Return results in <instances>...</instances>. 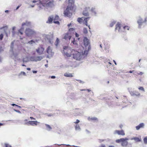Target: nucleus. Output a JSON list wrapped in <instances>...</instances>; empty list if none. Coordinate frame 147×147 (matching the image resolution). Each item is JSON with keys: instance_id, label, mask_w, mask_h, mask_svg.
Listing matches in <instances>:
<instances>
[{"instance_id": "obj_43", "label": "nucleus", "mask_w": 147, "mask_h": 147, "mask_svg": "<svg viewBox=\"0 0 147 147\" xmlns=\"http://www.w3.org/2000/svg\"><path fill=\"white\" fill-rule=\"evenodd\" d=\"M115 21H113L112 22L110 25V26L111 27H112L115 24Z\"/></svg>"}, {"instance_id": "obj_15", "label": "nucleus", "mask_w": 147, "mask_h": 147, "mask_svg": "<svg viewBox=\"0 0 147 147\" xmlns=\"http://www.w3.org/2000/svg\"><path fill=\"white\" fill-rule=\"evenodd\" d=\"M63 38L67 41H69L71 38V36L67 34H65L64 35Z\"/></svg>"}, {"instance_id": "obj_39", "label": "nucleus", "mask_w": 147, "mask_h": 147, "mask_svg": "<svg viewBox=\"0 0 147 147\" xmlns=\"http://www.w3.org/2000/svg\"><path fill=\"white\" fill-rule=\"evenodd\" d=\"M35 43V41L32 40L28 42V43L30 45H32V44L34 43Z\"/></svg>"}, {"instance_id": "obj_61", "label": "nucleus", "mask_w": 147, "mask_h": 147, "mask_svg": "<svg viewBox=\"0 0 147 147\" xmlns=\"http://www.w3.org/2000/svg\"><path fill=\"white\" fill-rule=\"evenodd\" d=\"M24 28L23 27H22L19 30H21V31H24Z\"/></svg>"}, {"instance_id": "obj_8", "label": "nucleus", "mask_w": 147, "mask_h": 147, "mask_svg": "<svg viewBox=\"0 0 147 147\" xmlns=\"http://www.w3.org/2000/svg\"><path fill=\"white\" fill-rule=\"evenodd\" d=\"M50 0H44V2L47 6L50 7H53L54 5V1L52 0L50 1Z\"/></svg>"}, {"instance_id": "obj_30", "label": "nucleus", "mask_w": 147, "mask_h": 147, "mask_svg": "<svg viewBox=\"0 0 147 147\" xmlns=\"http://www.w3.org/2000/svg\"><path fill=\"white\" fill-rule=\"evenodd\" d=\"M131 140H134L136 142H140V140L137 137H134L133 138H132L131 139Z\"/></svg>"}, {"instance_id": "obj_20", "label": "nucleus", "mask_w": 147, "mask_h": 147, "mask_svg": "<svg viewBox=\"0 0 147 147\" xmlns=\"http://www.w3.org/2000/svg\"><path fill=\"white\" fill-rule=\"evenodd\" d=\"M47 39L49 40V43L52 44L53 43L52 40L53 39V36H48L47 37Z\"/></svg>"}, {"instance_id": "obj_32", "label": "nucleus", "mask_w": 147, "mask_h": 147, "mask_svg": "<svg viewBox=\"0 0 147 147\" xmlns=\"http://www.w3.org/2000/svg\"><path fill=\"white\" fill-rule=\"evenodd\" d=\"M43 115H46L48 116V117H51L53 116L54 115V114L52 113H44Z\"/></svg>"}, {"instance_id": "obj_47", "label": "nucleus", "mask_w": 147, "mask_h": 147, "mask_svg": "<svg viewBox=\"0 0 147 147\" xmlns=\"http://www.w3.org/2000/svg\"><path fill=\"white\" fill-rule=\"evenodd\" d=\"M3 34H1L0 35V40H2V39L3 38Z\"/></svg>"}, {"instance_id": "obj_29", "label": "nucleus", "mask_w": 147, "mask_h": 147, "mask_svg": "<svg viewBox=\"0 0 147 147\" xmlns=\"http://www.w3.org/2000/svg\"><path fill=\"white\" fill-rule=\"evenodd\" d=\"M45 125L47 127L46 129L49 131H51L52 129L51 126L48 124H45Z\"/></svg>"}, {"instance_id": "obj_2", "label": "nucleus", "mask_w": 147, "mask_h": 147, "mask_svg": "<svg viewBox=\"0 0 147 147\" xmlns=\"http://www.w3.org/2000/svg\"><path fill=\"white\" fill-rule=\"evenodd\" d=\"M115 27V30H118L119 32H125L127 30H129V26H123L119 23L116 24Z\"/></svg>"}, {"instance_id": "obj_34", "label": "nucleus", "mask_w": 147, "mask_h": 147, "mask_svg": "<svg viewBox=\"0 0 147 147\" xmlns=\"http://www.w3.org/2000/svg\"><path fill=\"white\" fill-rule=\"evenodd\" d=\"M123 138L117 139L116 140V142L117 143H120V142H121L122 141H123Z\"/></svg>"}, {"instance_id": "obj_13", "label": "nucleus", "mask_w": 147, "mask_h": 147, "mask_svg": "<svg viewBox=\"0 0 147 147\" xmlns=\"http://www.w3.org/2000/svg\"><path fill=\"white\" fill-rule=\"evenodd\" d=\"M128 139L127 138H123V140L122 141L121 144L122 146H126L128 144V142L127 140H128Z\"/></svg>"}, {"instance_id": "obj_63", "label": "nucleus", "mask_w": 147, "mask_h": 147, "mask_svg": "<svg viewBox=\"0 0 147 147\" xmlns=\"http://www.w3.org/2000/svg\"><path fill=\"white\" fill-rule=\"evenodd\" d=\"M77 80L79 81L80 83H84V82L81 80Z\"/></svg>"}, {"instance_id": "obj_41", "label": "nucleus", "mask_w": 147, "mask_h": 147, "mask_svg": "<svg viewBox=\"0 0 147 147\" xmlns=\"http://www.w3.org/2000/svg\"><path fill=\"white\" fill-rule=\"evenodd\" d=\"M83 32L84 34H87L88 32L87 29L86 28H84L83 29Z\"/></svg>"}, {"instance_id": "obj_48", "label": "nucleus", "mask_w": 147, "mask_h": 147, "mask_svg": "<svg viewBox=\"0 0 147 147\" xmlns=\"http://www.w3.org/2000/svg\"><path fill=\"white\" fill-rule=\"evenodd\" d=\"M59 18V16H58L56 15L54 18V19H53V20H57Z\"/></svg>"}, {"instance_id": "obj_21", "label": "nucleus", "mask_w": 147, "mask_h": 147, "mask_svg": "<svg viewBox=\"0 0 147 147\" xmlns=\"http://www.w3.org/2000/svg\"><path fill=\"white\" fill-rule=\"evenodd\" d=\"M53 20V16H51L48 18V21L47 22V23H51Z\"/></svg>"}, {"instance_id": "obj_33", "label": "nucleus", "mask_w": 147, "mask_h": 147, "mask_svg": "<svg viewBox=\"0 0 147 147\" xmlns=\"http://www.w3.org/2000/svg\"><path fill=\"white\" fill-rule=\"evenodd\" d=\"M71 40V42L73 43V44L75 45H77V43L75 41V39L74 38H72Z\"/></svg>"}, {"instance_id": "obj_55", "label": "nucleus", "mask_w": 147, "mask_h": 147, "mask_svg": "<svg viewBox=\"0 0 147 147\" xmlns=\"http://www.w3.org/2000/svg\"><path fill=\"white\" fill-rule=\"evenodd\" d=\"M75 35L76 37H78L79 36V35L76 32L75 33Z\"/></svg>"}, {"instance_id": "obj_22", "label": "nucleus", "mask_w": 147, "mask_h": 147, "mask_svg": "<svg viewBox=\"0 0 147 147\" xmlns=\"http://www.w3.org/2000/svg\"><path fill=\"white\" fill-rule=\"evenodd\" d=\"M30 61L29 57H26L23 59V61L24 63H26Z\"/></svg>"}, {"instance_id": "obj_27", "label": "nucleus", "mask_w": 147, "mask_h": 147, "mask_svg": "<svg viewBox=\"0 0 147 147\" xmlns=\"http://www.w3.org/2000/svg\"><path fill=\"white\" fill-rule=\"evenodd\" d=\"M91 11L93 13L94 15L96 16V12L94 8L92 7L91 9Z\"/></svg>"}, {"instance_id": "obj_3", "label": "nucleus", "mask_w": 147, "mask_h": 147, "mask_svg": "<svg viewBox=\"0 0 147 147\" xmlns=\"http://www.w3.org/2000/svg\"><path fill=\"white\" fill-rule=\"evenodd\" d=\"M14 42H12L11 43L10 50V52L11 53V57L14 60H16L18 58V52L14 51L13 50Z\"/></svg>"}, {"instance_id": "obj_9", "label": "nucleus", "mask_w": 147, "mask_h": 147, "mask_svg": "<svg viewBox=\"0 0 147 147\" xmlns=\"http://www.w3.org/2000/svg\"><path fill=\"white\" fill-rule=\"evenodd\" d=\"M146 21V19H145V20H144L140 17H139L137 22L138 25V28H140L141 27V26L142 25L143 23Z\"/></svg>"}, {"instance_id": "obj_49", "label": "nucleus", "mask_w": 147, "mask_h": 147, "mask_svg": "<svg viewBox=\"0 0 147 147\" xmlns=\"http://www.w3.org/2000/svg\"><path fill=\"white\" fill-rule=\"evenodd\" d=\"M13 110L14 111H16V112H17V113H19L20 114H21V112L20 111H19V110H17L15 109H14Z\"/></svg>"}, {"instance_id": "obj_42", "label": "nucleus", "mask_w": 147, "mask_h": 147, "mask_svg": "<svg viewBox=\"0 0 147 147\" xmlns=\"http://www.w3.org/2000/svg\"><path fill=\"white\" fill-rule=\"evenodd\" d=\"M143 140L144 144H147V137L144 138L143 139Z\"/></svg>"}, {"instance_id": "obj_58", "label": "nucleus", "mask_w": 147, "mask_h": 147, "mask_svg": "<svg viewBox=\"0 0 147 147\" xmlns=\"http://www.w3.org/2000/svg\"><path fill=\"white\" fill-rule=\"evenodd\" d=\"M67 26L68 27H70V26H71V27L72 26H71V23H70V24H68L67 25Z\"/></svg>"}, {"instance_id": "obj_7", "label": "nucleus", "mask_w": 147, "mask_h": 147, "mask_svg": "<svg viewBox=\"0 0 147 147\" xmlns=\"http://www.w3.org/2000/svg\"><path fill=\"white\" fill-rule=\"evenodd\" d=\"M46 52L49 55L47 56V57L48 58H50L52 57L54 54V53L52 51L51 48L50 46H49Z\"/></svg>"}, {"instance_id": "obj_14", "label": "nucleus", "mask_w": 147, "mask_h": 147, "mask_svg": "<svg viewBox=\"0 0 147 147\" xmlns=\"http://www.w3.org/2000/svg\"><path fill=\"white\" fill-rule=\"evenodd\" d=\"M84 46L86 47L87 46L90 47L89 45L90 43L89 40L86 37H84Z\"/></svg>"}, {"instance_id": "obj_24", "label": "nucleus", "mask_w": 147, "mask_h": 147, "mask_svg": "<svg viewBox=\"0 0 147 147\" xmlns=\"http://www.w3.org/2000/svg\"><path fill=\"white\" fill-rule=\"evenodd\" d=\"M64 76L67 77H73L72 74L69 73H66L64 74Z\"/></svg>"}, {"instance_id": "obj_35", "label": "nucleus", "mask_w": 147, "mask_h": 147, "mask_svg": "<svg viewBox=\"0 0 147 147\" xmlns=\"http://www.w3.org/2000/svg\"><path fill=\"white\" fill-rule=\"evenodd\" d=\"M59 43V40L58 38H57L56 40L55 43V45L56 46H57L58 44Z\"/></svg>"}, {"instance_id": "obj_36", "label": "nucleus", "mask_w": 147, "mask_h": 147, "mask_svg": "<svg viewBox=\"0 0 147 147\" xmlns=\"http://www.w3.org/2000/svg\"><path fill=\"white\" fill-rule=\"evenodd\" d=\"M7 28H8V26H3V27H2V28H1V29H4L5 32H6L5 30H7ZM5 33L6 34L7 36V33Z\"/></svg>"}, {"instance_id": "obj_46", "label": "nucleus", "mask_w": 147, "mask_h": 147, "mask_svg": "<svg viewBox=\"0 0 147 147\" xmlns=\"http://www.w3.org/2000/svg\"><path fill=\"white\" fill-rule=\"evenodd\" d=\"M3 48L2 47L0 46V53L3 51Z\"/></svg>"}, {"instance_id": "obj_50", "label": "nucleus", "mask_w": 147, "mask_h": 147, "mask_svg": "<svg viewBox=\"0 0 147 147\" xmlns=\"http://www.w3.org/2000/svg\"><path fill=\"white\" fill-rule=\"evenodd\" d=\"M80 121L79 120L77 119L76 120V121L74 122V123L76 124H77V123H79Z\"/></svg>"}, {"instance_id": "obj_23", "label": "nucleus", "mask_w": 147, "mask_h": 147, "mask_svg": "<svg viewBox=\"0 0 147 147\" xmlns=\"http://www.w3.org/2000/svg\"><path fill=\"white\" fill-rule=\"evenodd\" d=\"M31 23L30 22H26L22 23V26H24L26 25L27 26H29L31 25Z\"/></svg>"}, {"instance_id": "obj_62", "label": "nucleus", "mask_w": 147, "mask_h": 147, "mask_svg": "<svg viewBox=\"0 0 147 147\" xmlns=\"http://www.w3.org/2000/svg\"><path fill=\"white\" fill-rule=\"evenodd\" d=\"M32 72L34 74H35L37 73V71H33Z\"/></svg>"}, {"instance_id": "obj_56", "label": "nucleus", "mask_w": 147, "mask_h": 147, "mask_svg": "<svg viewBox=\"0 0 147 147\" xmlns=\"http://www.w3.org/2000/svg\"><path fill=\"white\" fill-rule=\"evenodd\" d=\"M30 118L31 120H35V118H34L32 117H30Z\"/></svg>"}, {"instance_id": "obj_31", "label": "nucleus", "mask_w": 147, "mask_h": 147, "mask_svg": "<svg viewBox=\"0 0 147 147\" xmlns=\"http://www.w3.org/2000/svg\"><path fill=\"white\" fill-rule=\"evenodd\" d=\"M74 0H69V6L71 5L73 6V4L74 3Z\"/></svg>"}, {"instance_id": "obj_59", "label": "nucleus", "mask_w": 147, "mask_h": 147, "mask_svg": "<svg viewBox=\"0 0 147 147\" xmlns=\"http://www.w3.org/2000/svg\"><path fill=\"white\" fill-rule=\"evenodd\" d=\"M16 28V27L13 26V27H12V31L14 30Z\"/></svg>"}, {"instance_id": "obj_26", "label": "nucleus", "mask_w": 147, "mask_h": 147, "mask_svg": "<svg viewBox=\"0 0 147 147\" xmlns=\"http://www.w3.org/2000/svg\"><path fill=\"white\" fill-rule=\"evenodd\" d=\"M43 57H44L42 56H38L37 57H36V61H41L43 59Z\"/></svg>"}, {"instance_id": "obj_10", "label": "nucleus", "mask_w": 147, "mask_h": 147, "mask_svg": "<svg viewBox=\"0 0 147 147\" xmlns=\"http://www.w3.org/2000/svg\"><path fill=\"white\" fill-rule=\"evenodd\" d=\"M45 49L42 47H39L38 49H36V52L39 55H41L44 54Z\"/></svg>"}, {"instance_id": "obj_12", "label": "nucleus", "mask_w": 147, "mask_h": 147, "mask_svg": "<svg viewBox=\"0 0 147 147\" xmlns=\"http://www.w3.org/2000/svg\"><path fill=\"white\" fill-rule=\"evenodd\" d=\"M113 134H117L119 135H121L123 136H124L125 135L124 131L123 130L120 131L117 130H115L114 131Z\"/></svg>"}, {"instance_id": "obj_40", "label": "nucleus", "mask_w": 147, "mask_h": 147, "mask_svg": "<svg viewBox=\"0 0 147 147\" xmlns=\"http://www.w3.org/2000/svg\"><path fill=\"white\" fill-rule=\"evenodd\" d=\"M23 31H21V30H19L18 32H17V34L19 35V33H20L21 35H22L23 34Z\"/></svg>"}, {"instance_id": "obj_38", "label": "nucleus", "mask_w": 147, "mask_h": 147, "mask_svg": "<svg viewBox=\"0 0 147 147\" xmlns=\"http://www.w3.org/2000/svg\"><path fill=\"white\" fill-rule=\"evenodd\" d=\"M138 89L140 90H142L144 92H145L144 89V88L143 87H142V86L139 87L138 88Z\"/></svg>"}, {"instance_id": "obj_57", "label": "nucleus", "mask_w": 147, "mask_h": 147, "mask_svg": "<svg viewBox=\"0 0 147 147\" xmlns=\"http://www.w3.org/2000/svg\"><path fill=\"white\" fill-rule=\"evenodd\" d=\"M21 6V5H19L16 8V10H17V9H18L20 7V6Z\"/></svg>"}, {"instance_id": "obj_45", "label": "nucleus", "mask_w": 147, "mask_h": 147, "mask_svg": "<svg viewBox=\"0 0 147 147\" xmlns=\"http://www.w3.org/2000/svg\"><path fill=\"white\" fill-rule=\"evenodd\" d=\"M22 74L24 76H26V73L24 72V71L21 72V73L19 74V76H20Z\"/></svg>"}, {"instance_id": "obj_1", "label": "nucleus", "mask_w": 147, "mask_h": 147, "mask_svg": "<svg viewBox=\"0 0 147 147\" xmlns=\"http://www.w3.org/2000/svg\"><path fill=\"white\" fill-rule=\"evenodd\" d=\"M63 52L64 55L70 57L71 54L73 55V58L77 60H80L82 57V55L80 53L75 51L69 47L64 46L63 47Z\"/></svg>"}, {"instance_id": "obj_17", "label": "nucleus", "mask_w": 147, "mask_h": 147, "mask_svg": "<svg viewBox=\"0 0 147 147\" xmlns=\"http://www.w3.org/2000/svg\"><path fill=\"white\" fill-rule=\"evenodd\" d=\"M37 123H39V122H38L37 121H28V124H29L30 125L32 126H34V125H37Z\"/></svg>"}, {"instance_id": "obj_16", "label": "nucleus", "mask_w": 147, "mask_h": 147, "mask_svg": "<svg viewBox=\"0 0 147 147\" xmlns=\"http://www.w3.org/2000/svg\"><path fill=\"white\" fill-rule=\"evenodd\" d=\"M90 8L89 7H86L85 9V10L83 12V14L85 16H89V13L87 11Z\"/></svg>"}, {"instance_id": "obj_11", "label": "nucleus", "mask_w": 147, "mask_h": 147, "mask_svg": "<svg viewBox=\"0 0 147 147\" xmlns=\"http://www.w3.org/2000/svg\"><path fill=\"white\" fill-rule=\"evenodd\" d=\"M129 92L131 96H137L139 97L140 95V94L137 91H129Z\"/></svg>"}, {"instance_id": "obj_6", "label": "nucleus", "mask_w": 147, "mask_h": 147, "mask_svg": "<svg viewBox=\"0 0 147 147\" xmlns=\"http://www.w3.org/2000/svg\"><path fill=\"white\" fill-rule=\"evenodd\" d=\"M90 18L89 17L87 18H78L77 21L80 23L81 24L83 22L84 24H85L86 26H88L87 22L90 20Z\"/></svg>"}, {"instance_id": "obj_28", "label": "nucleus", "mask_w": 147, "mask_h": 147, "mask_svg": "<svg viewBox=\"0 0 147 147\" xmlns=\"http://www.w3.org/2000/svg\"><path fill=\"white\" fill-rule=\"evenodd\" d=\"M75 129L76 130L80 131L81 130V128L80 127L79 125V124H76L75 126Z\"/></svg>"}, {"instance_id": "obj_52", "label": "nucleus", "mask_w": 147, "mask_h": 147, "mask_svg": "<svg viewBox=\"0 0 147 147\" xmlns=\"http://www.w3.org/2000/svg\"><path fill=\"white\" fill-rule=\"evenodd\" d=\"M98 141L99 142H103L104 141V140L103 139H99L98 140Z\"/></svg>"}, {"instance_id": "obj_44", "label": "nucleus", "mask_w": 147, "mask_h": 147, "mask_svg": "<svg viewBox=\"0 0 147 147\" xmlns=\"http://www.w3.org/2000/svg\"><path fill=\"white\" fill-rule=\"evenodd\" d=\"M12 36H14L16 34H17V33L14 31V30L12 31Z\"/></svg>"}, {"instance_id": "obj_25", "label": "nucleus", "mask_w": 147, "mask_h": 147, "mask_svg": "<svg viewBox=\"0 0 147 147\" xmlns=\"http://www.w3.org/2000/svg\"><path fill=\"white\" fill-rule=\"evenodd\" d=\"M30 61H36V57L31 56L29 57Z\"/></svg>"}, {"instance_id": "obj_5", "label": "nucleus", "mask_w": 147, "mask_h": 147, "mask_svg": "<svg viewBox=\"0 0 147 147\" xmlns=\"http://www.w3.org/2000/svg\"><path fill=\"white\" fill-rule=\"evenodd\" d=\"M25 33L26 36L28 37H31L36 34V32L34 30L29 28L26 29Z\"/></svg>"}, {"instance_id": "obj_64", "label": "nucleus", "mask_w": 147, "mask_h": 147, "mask_svg": "<svg viewBox=\"0 0 147 147\" xmlns=\"http://www.w3.org/2000/svg\"><path fill=\"white\" fill-rule=\"evenodd\" d=\"M86 131L87 133H90V131L88 130L87 129H86Z\"/></svg>"}, {"instance_id": "obj_4", "label": "nucleus", "mask_w": 147, "mask_h": 147, "mask_svg": "<svg viewBox=\"0 0 147 147\" xmlns=\"http://www.w3.org/2000/svg\"><path fill=\"white\" fill-rule=\"evenodd\" d=\"M73 6L68 5L66 10L64 12V15L66 16L69 17L72 14Z\"/></svg>"}, {"instance_id": "obj_54", "label": "nucleus", "mask_w": 147, "mask_h": 147, "mask_svg": "<svg viewBox=\"0 0 147 147\" xmlns=\"http://www.w3.org/2000/svg\"><path fill=\"white\" fill-rule=\"evenodd\" d=\"M74 30V29L73 28H70L69 29V31H71Z\"/></svg>"}, {"instance_id": "obj_53", "label": "nucleus", "mask_w": 147, "mask_h": 147, "mask_svg": "<svg viewBox=\"0 0 147 147\" xmlns=\"http://www.w3.org/2000/svg\"><path fill=\"white\" fill-rule=\"evenodd\" d=\"M5 147H11V146L9 145L8 144H5Z\"/></svg>"}, {"instance_id": "obj_37", "label": "nucleus", "mask_w": 147, "mask_h": 147, "mask_svg": "<svg viewBox=\"0 0 147 147\" xmlns=\"http://www.w3.org/2000/svg\"><path fill=\"white\" fill-rule=\"evenodd\" d=\"M88 119L89 121H90V120H97V118L96 117H92L91 118H90V117H89L88 118Z\"/></svg>"}, {"instance_id": "obj_18", "label": "nucleus", "mask_w": 147, "mask_h": 147, "mask_svg": "<svg viewBox=\"0 0 147 147\" xmlns=\"http://www.w3.org/2000/svg\"><path fill=\"white\" fill-rule=\"evenodd\" d=\"M144 124L143 123H140L139 125L136 127V129L137 130H139L140 128H143L144 126Z\"/></svg>"}, {"instance_id": "obj_60", "label": "nucleus", "mask_w": 147, "mask_h": 147, "mask_svg": "<svg viewBox=\"0 0 147 147\" xmlns=\"http://www.w3.org/2000/svg\"><path fill=\"white\" fill-rule=\"evenodd\" d=\"M56 77L55 76H52L51 77V78L52 79H54Z\"/></svg>"}, {"instance_id": "obj_19", "label": "nucleus", "mask_w": 147, "mask_h": 147, "mask_svg": "<svg viewBox=\"0 0 147 147\" xmlns=\"http://www.w3.org/2000/svg\"><path fill=\"white\" fill-rule=\"evenodd\" d=\"M90 49V47H88V50H85L84 51V52H83L82 53V55L84 56H86L88 53V52L89 50Z\"/></svg>"}, {"instance_id": "obj_51", "label": "nucleus", "mask_w": 147, "mask_h": 147, "mask_svg": "<svg viewBox=\"0 0 147 147\" xmlns=\"http://www.w3.org/2000/svg\"><path fill=\"white\" fill-rule=\"evenodd\" d=\"M53 22L57 24H59V22L58 21H55V20H54Z\"/></svg>"}]
</instances>
